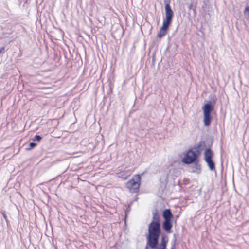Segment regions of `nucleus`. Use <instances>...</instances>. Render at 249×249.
<instances>
[{
  "label": "nucleus",
  "mask_w": 249,
  "mask_h": 249,
  "mask_svg": "<svg viewBox=\"0 0 249 249\" xmlns=\"http://www.w3.org/2000/svg\"><path fill=\"white\" fill-rule=\"evenodd\" d=\"M148 234L146 236L147 245L152 249H156L161 233L160 224L150 222L148 228Z\"/></svg>",
  "instance_id": "f257e3e1"
},
{
  "label": "nucleus",
  "mask_w": 249,
  "mask_h": 249,
  "mask_svg": "<svg viewBox=\"0 0 249 249\" xmlns=\"http://www.w3.org/2000/svg\"><path fill=\"white\" fill-rule=\"evenodd\" d=\"M165 19L163 20L162 25L160 29L157 36L159 38H161L167 34V31L170 25L172 22L173 17L174 15L173 11L171 9L169 2L165 3Z\"/></svg>",
  "instance_id": "f03ea898"
},
{
  "label": "nucleus",
  "mask_w": 249,
  "mask_h": 249,
  "mask_svg": "<svg viewBox=\"0 0 249 249\" xmlns=\"http://www.w3.org/2000/svg\"><path fill=\"white\" fill-rule=\"evenodd\" d=\"M141 183V176L136 175L135 178L130 179L126 184V186L131 193H137L139 190Z\"/></svg>",
  "instance_id": "7ed1b4c3"
},
{
  "label": "nucleus",
  "mask_w": 249,
  "mask_h": 249,
  "mask_svg": "<svg viewBox=\"0 0 249 249\" xmlns=\"http://www.w3.org/2000/svg\"><path fill=\"white\" fill-rule=\"evenodd\" d=\"M204 118L203 122L205 126H209L211 123V112L213 110V107L210 104H206L202 107Z\"/></svg>",
  "instance_id": "20e7f679"
},
{
  "label": "nucleus",
  "mask_w": 249,
  "mask_h": 249,
  "mask_svg": "<svg viewBox=\"0 0 249 249\" xmlns=\"http://www.w3.org/2000/svg\"><path fill=\"white\" fill-rule=\"evenodd\" d=\"M205 145V143L203 142H201L197 146L193 147L189 150L185 156H199L201 154L202 149L201 147Z\"/></svg>",
  "instance_id": "39448f33"
},
{
  "label": "nucleus",
  "mask_w": 249,
  "mask_h": 249,
  "mask_svg": "<svg viewBox=\"0 0 249 249\" xmlns=\"http://www.w3.org/2000/svg\"><path fill=\"white\" fill-rule=\"evenodd\" d=\"M189 172L193 173L200 174L201 172V165L199 163L198 158L189 167Z\"/></svg>",
  "instance_id": "423d86ee"
},
{
  "label": "nucleus",
  "mask_w": 249,
  "mask_h": 249,
  "mask_svg": "<svg viewBox=\"0 0 249 249\" xmlns=\"http://www.w3.org/2000/svg\"><path fill=\"white\" fill-rule=\"evenodd\" d=\"M172 220H164L162 223V228L167 233L172 232Z\"/></svg>",
  "instance_id": "0eeeda50"
},
{
  "label": "nucleus",
  "mask_w": 249,
  "mask_h": 249,
  "mask_svg": "<svg viewBox=\"0 0 249 249\" xmlns=\"http://www.w3.org/2000/svg\"><path fill=\"white\" fill-rule=\"evenodd\" d=\"M205 161L207 164L210 171L213 172L215 171V164L213 160V157H204Z\"/></svg>",
  "instance_id": "6e6552de"
},
{
  "label": "nucleus",
  "mask_w": 249,
  "mask_h": 249,
  "mask_svg": "<svg viewBox=\"0 0 249 249\" xmlns=\"http://www.w3.org/2000/svg\"><path fill=\"white\" fill-rule=\"evenodd\" d=\"M199 157H183L181 162L186 164H191L195 162Z\"/></svg>",
  "instance_id": "1a4fd4ad"
},
{
  "label": "nucleus",
  "mask_w": 249,
  "mask_h": 249,
  "mask_svg": "<svg viewBox=\"0 0 249 249\" xmlns=\"http://www.w3.org/2000/svg\"><path fill=\"white\" fill-rule=\"evenodd\" d=\"M163 217L164 220H172L174 215L172 214L170 209H166L163 212Z\"/></svg>",
  "instance_id": "9d476101"
},
{
  "label": "nucleus",
  "mask_w": 249,
  "mask_h": 249,
  "mask_svg": "<svg viewBox=\"0 0 249 249\" xmlns=\"http://www.w3.org/2000/svg\"><path fill=\"white\" fill-rule=\"evenodd\" d=\"M151 222L160 224V216L157 210H155V211L153 212L152 220Z\"/></svg>",
  "instance_id": "9b49d317"
},
{
  "label": "nucleus",
  "mask_w": 249,
  "mask_h": 249,
  "mask_svg": "<svg viewBox=\"0 0 249 249\" xmlns=\"http://www.w3.org/2000/svg\"><path fill=\"white\" fill-rule=\"evenodd\" d=\"M168 243V238L165 236H162L159 247L166 248Z\"/></svg>",
  "instance_id": "f8f14e48"
},
{
  "label": "nucleus",
  "mask_w": 249,
  "mask_h": 249,
  "mask_svg": "<svg viewBox=\"0 0 249 249\" xmlns=\"http://www.w3.org/2000/svg\"><path fill=\"white\" fill-rule=\"evenodd\" d=\"M213 152L210 149H207L205 151L204 156H212Z\"/></svg>",
  "instance_id": "ddd939ff"
},
{
  "label": "nucleus",
  "mask_w": 249,
  "mask_h": 249,
  "mask_svg": "<svg viewBox=\"0 0 249 249\" xmlns=\"http://www.w3.org/2000/svg\"><path fill=\"white\" fill-rule=\"evenodd\" d=\"M174 239L171 249H175L176 242L177 241V239H176L175 235H174Z\"/></svg>",
  "instance_id": "4468645a"
},
{
  "label": "nucleus",
  "mask_w": 249,
  "mask_h": 249,
  "mask_svg": "<svg viewBox=\"0 0 249 249\" xmlns=\"http://www.w3.org/2000/svg\"><path fill=\"white\" fill-rule=\"evenodd\" d=\"M42 139L41 136L39 135H36L33 139L34 141H37L39 142Z\"/></svg>",
  "instance_id": "2eb2a0df"
},
{
  "label": "nucleus",
  "mask_w": 249,
  "mask_h": 249,
  "mask_svg": "<svg viewBox=\"0 0 249 249\" xmlns=\"http://www.w3.org/2000/svg\"><path fill=\"white\" fill-rule=\"evenodd\" d=\"M244 14H248L249 16V6L246 7L244 11Z\"/></svg>",
  "instance_id": "dca6fc26"
},
{
  "label": "nucleus",
  "mask_w": 249,
  "mask_h": 249,
  "mask_svg": "<svg viewBox=\"0 0 249 249\" xmlns=\"http://www.w3.org/2000/svg\"><path fill=\"white\" fill-rule=\"evenodd\" d=\"M29 145H30V148H34V147H35L36 145V144L35 143H34V142H31L29 144Z\"/></svg>",
  "instance_id": "f3484780"
},
{
  "label": "nucleus",
  "mask_w": 249,
  "mask_h": 249,
  "mask_svg": "<svg viewBox=\"0 0 249 249\" xmlns=\"http://www.w3.org/2000/svg\"><path fill=\"white\" fill-rule=\"evenodd\" d=\"M2 213L3 216L4 217V219L7 221V216L5 213L2 212Z\"/></svg>",
  "instance_id": "a211bd4d"
},
{
  "label": "nucleus",
  "mask_w": 249,
  "mask_h": 249,
  "mask_svg": "<svg viewBox=\"0 0 249 249\" xmlns=\"http://www.w3.org/2000/svg\"><path fill=\"white\" fill-rule=\"evenodd\" d=\"M4 49H5L4 47H3L0 48V53H1L2 52H3Z\"/></svg>",
  "instance_id": "6ab92c4d"
},
{
  "label": "nucleus",
  "mask_w": 249,
  "mask_h": 249,
  "mask_svg": "<svg viewBox=\"0 0 249 249\" xmlns=\"http://www.w3.org/2000/svg\"><path fill=\"white\" fill-rule=\"evenodd\" d=\"M158 249H167V248H162L159 247Z\"/></svg>",
  "instance_id": "aec40b11"
},
{
  "label": "nucleus",
  "mask_w": 249,
  "mask_h": 249,
  "mask_svg": "<svg viewBox=\"0 0 249 249\" xmlns=\"http://www.w3.org/2000/svg\"><path fill=\"white\" fill-rule=\"evenodd\" d=\"M148 247H149V245H146V247H145L144 249H148Z\"/></svg>",
  "instance_id": "412c9836"
},
{
  "label": "nucleus",
  "mask_w": 249,
  "mask_h": 249,
  "mask_svg": "<svg viewBox=\"0 0 249 249\" xmlns=\"http://www.w3.org/2000/svg\"><path fill=\"white\" fill-rule=\"evenodd\" d=\"M129 211H130V209H127V212H125V213H127V212H129Z\"/></svg>",
  "instance_id": "4be33fe9"
}]
</instances>
